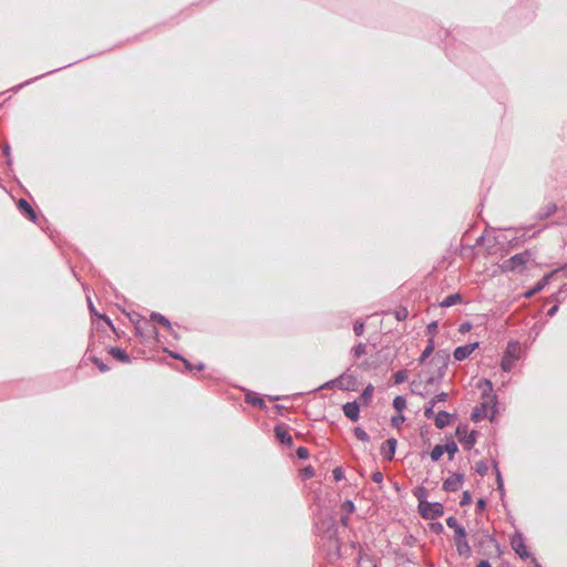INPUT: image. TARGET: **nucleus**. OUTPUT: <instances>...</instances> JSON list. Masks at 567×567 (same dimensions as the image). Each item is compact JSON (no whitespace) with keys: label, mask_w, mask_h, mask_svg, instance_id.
Returning a JSON list of instances; mask_svg holds the SVG:
<instances>
[{"label":"nucleus","mask_w":567,"mask_h":567,"mask_svg":"<svg viewBox=\"0 0 567 567\" xmlns=\"http://www.w3.org/2000/svg\"><path fill=\"white\" fill-rule=\"evenodd\" d=\"M450 363V352L447 350H439L427 362L425 370L420 375H424L426 386L441 383Z\"/></svg>","instance_id":"1"},{"label":"nucleus","mask_w":567,"mask_h":567,"mask_svg":"<svg viewBox=\"0 0 567 567\" xmlns=\"http://www.w3.org/2000/svg\"><path fill=\"white\" fill-rule=\"evenodd\" d=\"M477 386L482 390L483 402L473 410L472 420L474 422H478L482 419L487 417V412L491 411V415L488 417L493 421L496 414V396L492 394L493 384L489 380L484 379L478 382Z\"/></svg>","instance_id":"2"},{"label":"nucleus","mask_w":567,"mask_h":567,"mask_svg":"<svg viewBox=\"0 0 567 567\" xmlns=\"http://www.w3.org/2000/svg\"><path fill=\"white\" fill-rule=\"evenodd\" d=\"M518 342L512 341L507 344L506 351L501 362V367L505 372H509L514 368L516 361L518 360Z\"/></svg>","instance_id":"3"},{"label":"nucleus","mask_w":567,"mask_h":567,"mask_svg":"<svg viewBox=\"0 0 567 567\" xmlns=\"http://www.w3.org/2000/svg\"><path fill=\"white\" fill-rule=\"evenodd\" d=\"M357 378L352 374L343 373L334 380H331L323 384L321 388H338L343 391L355 390Z\"/></svg>","instance_id":"4"},{"label":"nucleus","mask_w":567,"mask_h":567,"mask_svg":"<svg viewBox=\"0 0 567 567\" xmlns=\"http://www.w3.org/2000/svg\"><path fill=\"white\" fill-rule=\"evenodd\" d=\"M534 254L530 250H525L524 252L516 254L512 256L505 262V268L512 271H520L523 267L533 259Z\"/></svg>","instance_id":"5"},{"label":"nucleus","mask_w":567,"mask_h":567,"mask_svg":"<svg viewBox=\"0 0 567 567\" xmlns=\"http://www.w3.org/2000/svg\"><path fill=\"white\" fill-rule=\"evenodd\" d=\"M420 513L425 519H435L443 515V505L441 503L420 502Z\"/></svg>","instance_id":"6"},{"label":"nucleus","mask_w":567,"mask_h":567,"mask_svg":"<svg viewBox=\"0 0 567 567\" xmlns=\"http://www.w3.org/2000/svg\"><path fill=\"white\" fill-rule=\"evenodd\" d=\"M477 431L467 432V426L456 429V437L463 444L465 450H471L476 443Z\"/></svg>","instance_id":"7"},{"label":"nucleus","mask_w":567,"mask_h":567,"mask_svg":"<svg viewBox=\"0 0 567 567\" xmlns=\"http://www.w3.org/2000/svg\"><path fill=\"white\" fill-rule=\"evenodd\" d=\"M463 481V474L454 473L443 482V489L446 492H456L462 487Z\"/></svg>","instance_id":"8"},{"label":"nucleus","mask_w":567,"mask_h":567,"mask_svg":"<svg viewBox=\"0 0 567 567\" xmlns=\"http://www.w3.org/2000/svg\"><path fill=\"white\" fill-rule=\"evenodd\" d=\"M478 346H480L478 342H473V343H467L465 346L457 347L453 353L454 359L457 361H463V360L467 359L478 348Z\"/></svg>","instance_id":"9"},{"label":"nucleus","mask_w":567,"mask_h":567,"mask_svg":"<svg viewBox=\"0 0 567 567\" xmlns=\"http://www.w3.org/2000/svg\"><path fill=\"white\" fill-rule=\"evenodd\" d=\"M512 548L515 550V553L523 559L529 557V553L526 550V546L524 543V538L522 535H515L512 538Z\"/></svg>","instance_id":"10"},{"label":"nucleus","mask_w":567,"mask_h":567,"mask_svg":"<svg viewBox=\"0 0 567 567\" xmlns=\"http://www.w3.org/2000/svg\"><path fill=\"white\" fill-rule=\"evenodd\" d=\"M396 440L391 437V439H388L381 446V455L388 460V461H391L393 460L394 457V454H395V449H396Z\"/></svg>","instance_id":"11"},{"label":"nucleus","mask_w":567,"mask_h":567,"mask_svg":"<svg viewBox=\"0 0 567 567\" xmlns=\"http://www.w3.org/2000/svg\"><path fill=\"white\" fill-rule=\"evenodd\" d=\"M558 271V269L545 275L530 290L525 292V297L530 298L542 291L549 282V279Z\"/></svg>","instance_id":"12"},{"label":"nucleus","mask_w":567,"mask_h":567,"mask_svg":"<svg viewBox=\"0 0 567 567\" xmlns=\"http://www.w3.org/2000/svg\"><path fill=\"white\" fill-rule=\"evenodd\" d=\"M342 410H343V413L347 417H349L351 421L355 422L359 420V416H360V408H359V404L353 401V402H347L343 406H342Z\"/></svg>","instance_id":"13"},{"label":"nucleus","mask_w":567,"mask_h":567,"mask_svg":"<svg viewBox=\"0 0 567 567\" xmlns=\"http://www.w3.org/2000/svg\"><path fill=\"white\" fill-rule=\"evenodd\" d=\"M275 434L276 437L282 443L288 446H291L293 443L292 436L288 433V431L282 426H276L275 427Z\"/></svg>","instance_id":"14"},{"label":"nucleus","mask_w":567,"mask_h":567,"mask_svg":"<svg viewBox=\"0 0 567 567\" xmlns=\"http://www.w3.org/2000/svg\"><path fill=\"white\" fill-rule=\"evenodd\" d=\"M556 210H557V205L555 203H553V202L547 203L537 213V218L540 220L546 219V218L550 217L551 215H554L556 213Z\"/></svg>","instance_id":"15"},{"label":"nucleus","mask_w":567,"mask_h":567,"mask_svg":"<svg viewBox=\"0 0 567 567\" xmlns=\"http://www.w3.org/2000/svg\"><path fill=\"white\" fill-rule=\"evenodd\" d=\"M446 525L450 528L455 530V534H456L457 537H460V538H465L466 537L465 528L458 524V522H457V519L455 517H453V516L449 517L446 519Z\"/></svg>","instance_id":"16"},{"label":"nucleus","mask_w":567,"mask_h":567,"mask_svg":"<svg viewBox=\"0 0 567 567\" xmlns=\"http://www.w3.org/2000/svg\"><path fill=\"white\" fill-rule=\"evenodd\" d=\"M151 319L153 321L164 326L175 338H177V336L175 334V332L172 328V323L169 322V320L166 317H164L163 315H161L158 312H152Z\"/></svg>","instance_id":"17"},{"label":"nucleus","mask_w":567,"mask_h":567,"mask_svg":"<svg viewBox=\"0 0 567 567\" xmlns=\"http://www.w3.org/2000/svg\"><path fill=\"white\" fill-rule=\"evenodd\" d=\"M18 207L22 213H24L28 216V218L30 220L34 221L37 219V215L34 213L33 208L25 199H23V198L19 199Z\"/></svg>","instance_id":"18"},{"label":"nucleus","mask_w":567,"mask_h":567,"mask_svg":"<svg viewBox=\"0 0 567 567\" xmlns=\"http://www.w3.org/2000/svg\"><path fill=\"white\" fill-rule=\"evenodd\" d=\"M434 422L437 429H443L450 423L451 414L445 411H441L434 414Z\"/></svg>","instance_id":"19"},{"label":"nucleus","mask_w":567,"mask_h":567,"mask_svg":"<svg viewBox=\"0 0 567 567\" xmlns=\"http://www.w3.org/2000/svg\"><path fill=\"white\" fill-rule=\"evenodd\" d=\"M434 349H435L434 340H433V338H431V339H429L427 346L422 351V353H421V355L419 358V363L420 364H424L426 362V359L429 357H431L432 353L434 352Z\"/></svg>","instance_id":"20"},{"label":"nucleus","mask_w":567,"mask_h":567,"mask_svg":"<svg viewBox=\"0 0 567 567\" xmlns=\"http://www.w3.org/2000/svg\"><path fill=\"white\" fill-rule=\"evenodd\" d=\"M455 543H456L457 551L461 556H468L471 554V547L466 540V537L465 538L457 537Z\"/></svg>","instance_id":"21"},{"label":"nucleus","mask_w":567,"mask_h":567,"mask_svg":"<svg viewBox=\"0 0 567 567\" xmlns=\"http://www.w3.org/2000/svg\"><path fill=\"white\" fill-rule=\"evenodd\" d=\"M110 354L114 359H116L117 361H121V362H124V363H128L130 362V357H128V354L123 349L111 348L110 349Z\"/></svg>","instance_id":"22"},{"label":"nucleus","mask_w":567,"mask_h":567,"mask_svg":"<svg viewBox=\"0 0 567 567\" xmlns=\"http://www.w3.org/2000/svg\"><path fill=\"white\" fill-rule=\"evenodd\" d=\"M462 300V297L460 293H453V295H450L447 297H445L440 306L443 307V308H447V307H451V306H454L456 303H460Z\"/></svg>","instance_id":"23"},{"label":"nucleus","mask_w":567,"mask_h":567,"mask_svg":"<svg viewBox=\"0 0 567 567\" xmlns=\"http://www.w3.org/2000/svg\"><path fill=\"white\" fill-rule=\"evenodd\" d=\"M373 392H374V386L372 384H369L365 386V389L363 390V392L361 394V399L364 402V404H369L371 402Z\"/></svg>","instance_id":"24"},{"label":"nucleus","mask_w":567,"mask_h":567,"mask_svg":"<svg viewBox=\"0 0 567 567\" xmlns=\"http://www.w3.org/2000/svg\"><path fill=\"white\" fill-rule=\"evenodd\" d=\"M358 567H377V565L368 555H361L358 560Z\"/></svg>","instance_id":"25"},{"label":"nucleus","mask_w":567,"mask_h":567,"mask_svg":"<svg viewBox=\"0 0 567 567\" xmlns=\"http://www.w3.org/2000/svg\"><path fill=\"white\" fill-rule=\"evenodd\" d=\"M444 453L446 452L449 454L450 460L454 457V454L457 452V445L454 441L447 442L445 445H443Z\"/></svg>","instance_id":"26"},{"label":"nucleus","mask_w":567,"mask_h":567,"mask_svg":"<svg viewBox=\"0 0 567 567\" xmlns=\"http://www.w3.org/2000/svg\"><path fill=\"white\" fill-rule=\"evenodd\" d=\"M393 408L396 411L402 412L406 408V400H405V398H403L401 395L395 396L394 400H393Z\"/></svg>","instance_id":"27"},{"label":"nucleus","mask_w":567,"mask_h":567,"mask_svg":"<svg viewBox=\"0 0 567 567\" xmlns=\"http://www.w3.org/2000/svg\"><path fill=\"white\" fill-rule=\"evenodd\" d=\"M354 432V435L358 440L362 441V442H369L370 441V436L369 434L360 426H357L354 427L353 430Z\"/></svg>","instance_id":"28"},{"label":"nucleus","mask_w":567,"mask_h":567,"mask_svg":"<svg viewBox=\"0 0 567 567\" xmlns=\"http://www.w3.org/2000/svg\"><path fill=\"white\" fill-rule=\"evenodd\" d=\"M436 404V400H431L424 408V415L426 419H433L434 417V406Z\"/></svg>","instance_id":"29"},{"label":"nucleus","mask_w":567,"mask_h":567,"mask_svg":"<svg viewBox=\"0 0 567 567\" xmlns=\"http://www.w3.org/2000/svg\"><path fill=\"white\" fill-rule=\"evenodd\" d=\"M247 402L260 409L265 408L264 400L261 398L254 396L251 393L247 394Z\"/></svg>","instance_id":"30"},{"label":"nucleus","mask_w":567,"mask_h":567,"mask_svg":"<svg viewBox=\"0 0 567 567\" xmlns=\"http://www.w3.org/2000/svg\"><path fill=\"white\" fill-rule=\"evenodd\" d=\"M443 454H444L443 445L437 444L434 446V449L431 452V458L434 462H436L442 457Z\"/></svg>","instance_id":"31"},{"label":"nucleus","mask_w":567,"mask_h":567,"mask_svg":"<svg viewBox=\"0 0 567 567\" xmlns=\"http://www.w3.org/2000/svg\"><path fill=\"white\" fill-rule=\"evenodd\" d=\"M494 470L496 472L497 489L499 491L501 495H503L504 494V483H503V478H502V475H501V472L498 470L496 462L494 463Z\"/></svg>","instance_id":"32"},{"label":"nucleus","mask_w":567,"mask_h":567,"mask_svg":"<svg viewBox=\"0 0 567 567\" xmlns=\"http://www.w3.org/2000/svg\"><path fill=\"white\" fill-rule=\"evenodd\" d=\"M393 378L395 384H401L406 381L408 372L406 370H399L398 372L394 373Z\"/></svg>","instance_id":"33"},{"label":"nucleus","mask_w":567,"mask_h":567,"mask_svg":"<svg viewBox=\"0 0 567 567\" xmlns=\"http://www.w3.org/2000/svg\"><path fill=\"white\" fill-rule=\"evenodd\" d=\"M341 509L344 514L350 515L354 512L355 506L352 501L347 499L341 504Z\"/></svg>","instance_id":"34"},{"label":"nucleus","mask_w":567,"mask_h":567,"mask_svg":"<svg viewBox=\"0 0 567 567\" xmlns=\"http://www.w3.org/2000/svg\"><path fill=\"white\" fill-rule=\"evenodd\" d=\"M367 352V346L364 343H359L354 348H352V354L354 358H360L361 355L365 354Z\"/></svg>","instance_id":"35"},{"label":"nucleus","mask_w":567,"mask_h":567,"mask_svg":"<svg viewBox=\"0 0 567 567\" xmlns=\"http://www.w3.org/2000/svg\"><path fill=\"white\" fill-rule=\"evenodd\" d=\"M475 471L480 474V475H485L488 471V466L486 464V462L484 461H480L475 464Z\"/></svg>","instance_id":"36"},{"label":"nucleus","mask_w":567,"mask_h":567,"mask_svg":"<svg viewBox=\"0 0 567 567\" xmlns=\"http://www.w3.org/2000/svg\"><path fill=\"white\" fill-rule=\"evenodd\" d=\"M92 361L94 362V364L99 368V370L101 372H107L110 370V368L106 364H104L101 359L94 357V358H92Z\"/></svg>","instance_id":"37"},{"label":"nucleus","mask_w":567,"mask_h":567,"mask_svg":"<svg viewBox=\"0 0 567 567\" xmlns=\"http://www.w3.org/2000/svg\"><path fill=\"white\" fill-rule=\"evenodd\" d=\"M404 421H405V417L402 414L394 415L391 419V423L395 427H399Z\"/></svg>","instance_id":"38"},{"label":"nucleus","mask_w":567,"mask_h":567,"mask_svg":"<svg viewBox=\"0 0 567 567\" xmlns=\"http://www.w3.org/2000/svg\"><path fill=\"white\" fill-rule=\"evenodd\" d=\"M332 474H333L334 481H337V482H339V481L344 478V472H343V470L341 467H336L332 471Z\"/></svg>","instance_id":"39"},{"label":"nucleus","mask_w":567,"mask_h":567,"mask_svg":"<svg viewBox=\"0 0 567 567\" xmlns=\"http://www.w3.org/2000/svg\"><path fill=\"white\" fill-rule=\"evenodd\" d=\"M297 456L300 458V460H306L308 458L309 456V451L308 449L303 447V446H300L297 449Z\"/></svg>","instance_id":"40"},{"label":"nucleus","mask_w":567,"mask_h":567,"mask_svg":"<svg viewBox=\"0 0 567 567\" xmlns=\"http://www.w3.org/2000/svg\"><path fill=\"white\" fill-rule=\"evenodd\" d=\"M471 502H472L471 493H470V492H467V491H465V492L463 493V495H462V499H461L460 504H461L462 506H465V505L471 504Z\"/></svg>","instance_id":"41"},{"label":"nucleus","mask_w":567,"mask_h":567,"mask_svg":"<svg viewBox=\"0 0 567 567\" xmlns=\"http://www.w3.org/2000/svg\"><path fill=\"white\" fill-rule=\"evenodd\" d=\"M363 330H364V323L363 322H360V321H357L353 326V331L357 336H361L363 333Z\"/></svg>","instance_id":"42"},{"label":"nucleus","mask_w":567,"mask_h":567,"mask_svg":"<svg viewBox=\"0 0 567 567\" xmlns=\"http://www.w3.org/2000/svg\"><path fill=\"white\" fill-rule=\"evenodd\" d=\"M2 152H3V154H4V155H6V157H7V163H8V164H11V153H10V146H9V144H7V143H6V144H3V146H2Z\"/></svg>","instance_id":"43"},{"label":"nucleus","mask_w":567,"mask_h":567,"mask_svg":"<svg viewBox=\"0 0 567 567\" xmlns=\"http://www.w3.org/2000/svg\"><path fill=\"white\" fill-rule=\"evenodd\" d=\"M372 481L380 484L383 482V474L381 472H374L372 475Z\"/></svg>","instance_id":"44"},{"label":"nucleus","mask_w":567,"mask_h":567,"mask_svg":"<svg viewBox=\"0 0 567 567\" xmlns=\"http://www.w3.org/2000/svg\"><path fill=\"white\" fill-rule=\"evenodd\" d=\"M315 475V471L311 466H308L303 470V476L309 478V477H312Z\"/></svg>","instance_id":"45"},{"label":"nucleus","mask_w":567,"mask_h":567,"mask_svg":"<svg viewBox=\"0 0 567 567\" xmlns=\"http://www.w3.org/2000/svg\"><path fill=\"white\" fill-rule=\"evenodd\" d=\"M408 317V310L406 309H401L396 312V318L399 320H403Z\"/></svg>","instance_id":"46"},{"label":"nucleus","mask_w":567,"mask_h":567,"mask_svg":"<svg viewBox=\"0 0 567 567\" xmlns=\"http://www.w3.org/2000/svg\"><path fill=\"white\" fill-rule=\"evenodd\" d=\"M446 398H447V393L442 392V393L435 395L432 400H436V403H439L441 401H445Z\"/></svg>","instance_id":"47"},{"label":"nucleus","mask_w":567,"mask_h":567,"mask_svg":"<svg viewBox=\"0 0 567 567\" xmlns=\"http://www.w3.org/2000/svg\"><path fill=\"white\" fill-rule=\"evenodd\" d=\"M472 328L471 323H462L461 327H460V332L464 333V332H467L470 331Z\"/></svg>","instance_id":"48"},{"label":"nucleus","mask_w":567,"mask_h":567,"mask_svg":"<svg viewBox=\"0 0 567 567\" xmlns=\"http://www.w3.org/2000/svg\"><path fill=\"white\" fill-rule=\"evenodd\" d=\"M436 329H437V322H435V321H434V322H431V323L427 326V331H429L430 333H434V332L436 331Z\"/></svg>","instance_id":"49"},{"label":"nucleus","mask_w":567,"mask_h":567,"mask_svg":"<svg viewBox=\"0 0 567 567\" xmlns=\"http://www.w3.org/2000/svg\"><path fill=\"white\" fill-rule=\"evenodd\" d=\"M476 506H477V511H484L485 507H486V503H485V501L483 498H481V499L477 501Z\"/></svg>","instance_id":"50"},{"label":"nucleus","mask_w":567,"mask_h":567,"mask_svg":"<svg viewBox=\"0 0 567 567\" xmlns=\"http://www.w3.org/2000/svg\"><path fill=\"white\" fill-rule=\"evenodd\" d=\"M557 310H558V306H553V307L548 310L547 316H549V317L555 316V313L557 312Z\"/></svg>","instance_id":"51"},{"label":"nucleus","mask_w":567,"mask_h":567,"mask_svg":"<svg viewBox=\"0 0 567 567\" xmlns=\"http://www.w3.org/2000/svg\"><path fill=\"white\" fill-rule=\"evenodd\" d=\"M185 364V368L188 370V371H192L194 369V365L188 361L186 360L185 358L182 360Z\"/></svg>","instance_id":"52"},{"label":"nucleus","mask_w":567,"mask_h":567,"mask_svg":"<svg viewBox=\"0 0 567 567\" xmlns=\"http://www.w3.org/2000/svg\"><path fill=\"white\" fill-rule=\"evenodd\" d=\"M340 522L343 526H348L349 524V515L344 514L341 518H340Z\"/></svg>","instance_id":"53"},{"label":"nucleus","mask_w":567,"mask_h":567,"mask_svg":"<svg viewBox=\"0 0 567 567\" xmlns=\"http://www.w3.org/2000/svg\"><path fill=\"white\" fill-rule=\"evenodd\" d=\"M477 567H491L488 560H481Z\"/></svg>","instance_id":"54"},{"label":"nucleus","mask_w":567,"mask_h":567,"mask_svg":"<svg viewBox=\"0 0 567 567\" xmlns=\"http://www.w3.org/2000/svg\"><path fill=\"white\" fill-rule=\"evenodd\" d=\"M42 76H43V75L37 76V78H34V79H33V81H35V80H38V79H40V78H42ZM31 82H32V80L27 81V82L24 83V85H28V84H30ZM22 86H23V84H21L19 87H22Z\"/></svg>","instance_id":"55"},{"label":"nucleus","mask_w":567,"mask_h":567,"mask_svg":"<svg viewBox=\"0 0 567 567\" xmlns=\"http://www.w3.org/2000/svg\"><path fill=\"white\" fill-rule=\"evenodd\" d=\"M171 355H172L173 358H175V359H178V360H183V359H184L182 355H179V354H177V353H172Z\"/></svg>","instance_id":"56"},{"label":"nucleus","mask_w":567,"mask_h":567,"mask_svg":"<svg viewBox=\"0 0 567 567\" xmlns=\"http://www.w3.org/2000/svg\"><path fill=\"white\" fill-rule=\"evenodd\" d=\"M204 367H205V365H204V363H198V364L196 365V369H197V370H203V369H204Z\"/></svg>","instance_id":"57"},{"label":"nucleus","mask_w":567,"mask_h":567,"mask_svg":"<svg viewBox=\"0 0 567 567\" xmlns=\"http://www.w3.org/2000/svg\"><path fill=\"white\" fill-rule=\"evenodd\" d=\"M413 393H417L419 395H422L424 396V394L422 392H419V391H415V390H412Z\"/></svg>","instance_id":"58"},{"label":"nucleus","mask_w":567,"mask_h":567,"mask_svg":"<svg viewBox=\"0 0 567 567\" xmlns=\"http://www.w3.org/2000/svg\"><path fill=\"white\" fill-rule=\"evenodd\" d=\"M90 309L93 311L94 310V307L93 305L90 302Z\"/></svg>","instance_id":"59"}]
</instances>
